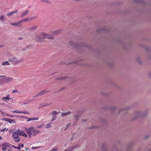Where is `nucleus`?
<instances>
[{
	"instance_id": "7",
	"label": "nucleus",
	"mask_w": 151,
	"mask_h": 151,
	"mask_svg": "<svg viewBox=\"0 0 151 151\" xmlns=\"http://www.w3.org/2000/svg\"><path fill=\"white\" fill-rule=\"evenodd\" d=\"M47 92L45 90H42L39 93L36 95L34 97H36L39 96H41L42 95H44Z\"/></svg>"
},
{
	"instance_id": "35",
	"label": "nucleus",
	"mask_w": 151,
	"mask_h": 151,
	"mask_svg": "<svg viewBox=\"0 0 151 151\" xmlns=\"http://www.w3.org/2000/svg\"><path fill=\"white\" fill-rule=\"evenodd\" d=\"M79 117V116L78 115H76V119H77L78 117Z\"/></svg>"
},
{
	"instance_id": "3",
	"label": "nucleus",
	"mask_w": 151,
	"mask_h": 151,
	"mask_svg": "<svg viewBox=\"0 0 151 151\" xmlns=\"http://www.w3.org/2000/svg\"><path fill=\"white\" fill-rule=\"evenodd\" d=\"M23 60V59H18L15 57H12L9 60V61L12 64L14 65H17L19 63H21Z\"/></svg>"
},
{
	"instance_id": "15",
	"label": "nucleus",
	"mask_w": 151,
	"mask_h": 151,
	"mask_svg": "<svg viewBox=\"0 0 151 151\" xmlns=\"http://www.w3.org/2000/svg\"><path fill=\"white\" fill-rule=\"evenodd\" d=\"M38 119V117L33 118H27V122H28L32 120H37Z\"/></svg>"
},
{
	"instance_id": "48",
	"label": "nucleus",
	"mask_w": 151,
	"mask_h": 151,
	"mask_svg": "<svg viewBox=\"0 0 151 151\" xmlns=\"http://www.w3.org/2000/svg\"><path fill=\"white\" fill-rule=\"evenodd\" d=\"M150 151H151V148L150 149Z\"/></svg>"
},
{
	"instance_id": "28",
	"label": "nucleus",
	"mask_w": 151,
	"mask_h": 151,
	"mask_svg": "<svg viewBox=\"0 0 151 151\" xmlns=\"http://www.w3.org/2000/svg\"><path fill=\"white\" fill-rule=\"evenodd\" d=\"M4 15H1L0 17V20H3L4 18Z\"/></svg>"
},
{
	"instance_id": "9",
	"label": "nucleus",
	"mask_w": 151,
	"mask_h": 151,
	"mask_svg": "<svg viewBox=\"0 0 151 151\" xmlns=\"http://www.w3.org/2000/svg\"><path fill=\"white\" fill-rule=\"evenodd\" d=\"M9 95H8L6 97H3L2 98V100L6 102H7V101H9L11 99H12V98H9Z\"/></svg>"
},
{
	"instance_id": "13",
	"label": "nucleus",
	"mask_w": 151,
	"mask_h": 151,
	"mask_svg": "<svg viewBox=\"0 0 151 151\" xmlns=\"http://www.w3.org/2000/svg\"><path fill=\"white\" fill-rule=\"evenodd\" d=\"M71 112L70 111L66 112V113H62L61 114V116L63 117L64 116H66L70 114Z\"/></svg>"
},
{
	"instance_id": "46",
	"label": "nucleus",
	"mask_w": 151,
	"mask_h": 151,
	"mask_svg": "<svg viewBox=\"0 0 151 151\" xmlns=\"http://www.w3.org/2000/svg\"><path fill=\"white\" fill-rule=\"evenodd\" d=\"M1 139V137L0 136V140Z\"/></svg>"
},
{
	"instance_id": "16",
	"label": "nucleus",
	"mask_w": 151,
	"mask_h": 151,
	"mask_svg": "<svg viewBox=\"0 0 151 151\" xmlns=\"http://www.w3.org/2000/svg\"><path fill=\"white\" fill-rule=\"evenodd\" d=\"M18 12V11L17 10H16L10 13H7L6 14V15L8 16H11L12 14L14 13H17Z\"/></svg>"
},
{
	"instance_id": "23",
	"label": "nucleus",
	"mask_w": 151,
	"mask_h": 151,
	"mask_svg": "<svg viewBox=\"0 0 151 151\" xmlns=\"http://www.w3.org/2000/svg\"><path fill=\"white\" fill-rule=\"evenodd\" d=\"M2 145L4 146L8 147L10 145L8 143L4 142L3 143Z\"/></svg>"
},
{
	"instance_id": "36",
	"label": "nucleus",
	"mask_w": 151,
	"mask_h": 151,
	"mask_svg": "<svg viewBox=\"0 0 151 151\" xmlns=\"http://www.w3.org/2000/svg\"><path fill=\"white\" fill-rule=\"evenodd\" d=\"M38 148V147H32V149H36L37 148Z\"/></svg>"
},
{
	"instance_id": "1",
	"label": "nucleus",
	"mask_w": 151,
	"mask_h": 151,
	"mask_svg": "<svg viewBox=\"0 0 151 151\" xmlns=\"http://www.w3.org/2000/svg\"><path fill=\"white\" fill-rule=\"evenodd\" d=\"M45 38L53 39L54 37L50 35L46 34L45 33H42L36 36L35 39L38 41L42 42V40Z\"/></svg>"
},
{
	"instance_id": "19",
	"label": "nucleus",
	"mask_w": 151,
	"mask_h": 151,
	"mask_svg": "<svg viewBox=\"0 0 151 151\" xmlns=\"http://www.w3.org/2000/svg\"><path fill=\"white\" fill-rule=\"evenodd\" d=\"M3 120H5V121L8 122L9 123H11L12 122V119L9 118H5L3 119Z\"/></svg>"
},
{
	"instance_id": "12",
	"label": "nucleus",
	"mask_w": 151,
	"mask_h": 151,
	"mask_svg": "<svg viewBox=\"0 0 151 151\" xmlns=\"http://www.w3.org/2000/svg\"><path fill=\"white\" fill-rule=\"evenodd\" d=\"M19 134L25 137H27V135L23 131L19 130Z\"/></svg>"
},
{
	"instance_id": "4",
	"label": "nucleus",
	"mask_w": 151,
	"mask_h": 151,
	"mask_svg": "<svg viewBox=\"0 0 151 151\" xmlns=\"http://www.w3.org/2000/svg\"><path fill=\"white\" fill-rule=\"evenodd\" d=\"M19 129L17 130L12 134V136L14 139V141L17 142H19L20 140V138L19 137Z\"/></svg>"
},
{
	"instance_id": "24",
	"label": "nucleus",
	"mask_w": 151,
	"mask_h": 151,
	"mask_svg": "<svg viewBox=\"0 0 151 151\" xmlns=\"http://www.w3.org/2000/svg\"><path fill=\"white\" fill-rule=\"evenodd\" d=\"M5 83L3 78L0 79V85Z\"/></svg>"
},
{
	"instance_id": "33",
	"label": "nucleus",
	"mask_w": 151,
	"mask_h": 151,
	"mask_svg": "<svg viewBox=\"0 0 151 151\" xmlns=\"http://www.w3.org/2000/svg\"><path fill=\"white\" fill-rule=\"evenodd\" d=\"M6 56L8 58L11 56V55H10V54H6Z\"/></svg>"
},
{
	"instance_id": "42",
	"label": "nucleus",
	"mask_w": 151,
	"mask_h": 151,
	"mask_svg": "<svg viewBox=\"0 0 151 151\" xmlns=\"http://www.w3.org/2000/svg\"><path fill=\"white\" fill-rule=\"evenodd\" d=\"M5 76H0V78L3 77H5Z\"/></svg>"
},
{
	"instance_id": "2",
	"label": "nucleus",
	"mask_w": 151,
	"mask_h": 151,
	"mask_svg": "<svg viewBox=\"0 0 151 151\" xmlns=\"http://www.w3.org/2000/svg\"><path fill=\"white\" fill-rule=\"evenodd\" d=\"M25 129L29 137H31L32 135L33 136L37 135L40 132L39 130L35 129L33 127H31L28 129L25 128Z\"/></svg>"
},
{
	"instance_id": "18",
	"label": "nucleus",
	"mask_w": 151,
	"mask_h": 151,
	"mask_svg": "<svg viewBox=\"0 0 151 151\" xmlns=\"http://www.w3.org/2000/svg\"><path fill=\"white\" fill-rule=\"evenodd\" d=\"M10 65V63L8 61H6L5 62H3L1 65L3 66L7 65Z\"/></svg>"
},
{
	"instance_id": "21",
	"label": "nucleus",
	"mask_w": 151,
	"mask_h": 151,
	"mask_svg": "<svg viewBox=\"0 0 151 151\" xmlns=\"http://www.w3.org/2000/svg\"><path fill=\"white\" fill-rule=\"evenodd\" d=\"M60 31L59 30H56V31H54L53 32L52 34L53 35H57V34H58L59 33H60Z\"/></svg>"
},
{
	"instance_id": "31",
	"label": "nucleus",
	"mask_w": 151,
	"mask_h": 151,
	"mask_svg": "<svg viewBox=\"0 0 151 151\" xmlns=\"http://www.w3.org/2000/svg\"><path fill=\"white\" fill-rule=\"evenodd\" d=\"M2 150L4 151H5L7 150V148L6 147H3L2 148Z\"/></svg>"
},
{
	"instance_id": "6",
	"label": "nucleus",
	"mask_w": 151,
	"mask_h": 151,
	"mask_svg": "<svg viewBox=\"0 0 151 151\" xmlns=\"http://www.w3.org/2000/svg\"><path fill=\"white\" fill-rule=\"evenodd\" d=\"M22 22L21 20L17 22L14 23L12 22L10 23V24L11 25L13 26H16L18 27H20L22 26V25L21 24Z\"/></svg>"
},
{
	"instance_id": "43",
	"label": "nucleus",
	"mask_w": 151,
	"mask_h": 151,
	"mask_svg": "<svg viewBox=\"0 0 151 151\" xmlns=\"http://www.w3.org/2000/svg\"><path fill=\"white\" fill-rule=\"evenodd\" d=\"M83 121L84 122H87V121L86 120H83Z\"/></svg>"
},
{
	"instance_id": "37",
	"label": "nucleus",
	"mask_w": 151,
	"mask_h": 151,
	"mask_svg": "<svg viewBox=\"0 0 151 151\" xmlns=\"http://www.w3.org/2000/svg\"><path fill=\"white\" fill-rule=\"evenodd\" d=\"M5 130H6V131H7V130H8V129H6V128H4V129H3V130H2V131H4Z\"/></svg>"
},
{
	"instance_id": "26",
	"label": "nucleus",
	"mask_w": 151,
	"mask_h": 151,
	"mask_svg": "<svg viewBox=\"0 0 151 151\" xmlns=\"http://www.w3.org/2000/svg\"><path fill=\"white\" fill-rule=\"evenodd\" d=\"M29 103V101H26L25 102H22L20 104H21V105H24L25 104H27Z\"/></svg>"
},
{
	"instance_id": "20",
	"label": "nucleus",
	"mask_w": 151,
	"mask_h": 151,
	"mask_svg": "<svg viewBox=\"0 0 151 151\" xmlns=\"http://www.w3.org/2000/svg\"><path fill=\"white\" fill-rule=\"evenodd\" d=\"M11 111L13 113H23L22 111H19L18 110H16L14 111Z\"/></svg>"
},
{
	"instance_id": "5",
	"label": "nucleus",
	"mask_w": 151,
	"mask_h": 151,
	"mask_svg": "<svg viewBox=\"0 0 151 151\" xmlns=\"http://www.w3.org/2000/svg\"><path fill=\"white\" fill-rule=\"evenodd\" d=\"M4 83L9 82L13 81L14 79L12 77H5L3 78Z\"/></svg>"
},
{
	"instance_id": "32",
	"label": "nucleus",
	"mask_w": 151,
	"mask_h": 151,
	"mask_svg": "<svg viewBox=\"0 0 151 151\" xmlns=\"http://www.w3.org/2000/svg\"><path fill=\"white\" fill-rule=\"evenodd\" d=\"M22 112L23 113H22L28 114H29V113L28 111L26 112H24L22 111Z\"/></svg>"
},
{
	"instance_id": "22",
	"label": "nucleus",
	"mask_w": 151,
	"mask_h": 151,
	"mask_svg": "<svg viewBox=\"0 0 151 151\" xmlns=\"http://www.w3.org/2000/svg\"><path fill=\"white\" fill-rule=\"evenodd\" d=\"M57 118V116H56L54 115L52 116L51 120V122H52L54 121Z\"/></svg>"
},
{
	"instance_id": "11",
	"label": "nucleus",
	"mask_w": 151,
	"mask_h": 151,
	"mask_svg": "<svg viewBox=\"0 0 151 151\" xmlns=\"http://www.w3.org/2000/svg\"><path fill=\"white\" fill-rule=\"evenodd\" d=\"M79 147V146L78 145H76L75 146H73L71 147H68V149L69 151H72L73 149H76Z\"/></svg>"
},
{
	"instance_id": "14",
	"label": "nucleus",
	"mask_w": 151,
	"mask_h": 151,
	"mask_svg": "<svg viewBox=\"0 0 151 151\" xmlns=\"http://www.w3.org/2000/svg\"><path fill=\"white\" fill-rule=\"evenodd\" d=\"M29 11L28 10H27L23 12L21 15L20 16V17H22L25 16L27 15L28 14Z\"/></svg>"
},
{
	"instance_id": "34",
	"label": "nucleus",
	"mask_w": 151,
	"mask_h": 151,
	"mask_svg": "<svg viewBox=\"0 0 151 151\" xmlns=\"http://www.w3.org/2000/svg\"><path fill=\"white\" fill-rule=\"evenodd\" d=\"M18 91L17 90H13V91H12V93H15V92H18Z\"/></svg>"
},
{
	"instance_id": "8",
	"label": "nucleus",
	"mask_w": 151,
	"mask_h": 151,
	"mask_svg": "<svg viewBox=\"0 0 151 151\" xmlns=\"http://www.w3.org/2000/svg\"><path fill=\"white\" fill-rule=\"evenodd\" d=\"M44 126L45 128L46 129L49 128L51 127L50 123H48L46 125H45V124H43L40 126H38L37 127V128H42Z\"/></svg>"
},
{
	"instance_id": "39",
	"label": "nucleus",
	"mask_w": 151,
	"mask_h": 151,
	"mask_svg": "<svg viewBox=\"0 0 151 151\" xmlns=\"http://www.w3.org/2000/svg\"><path fill=\"white\" fill-rule=\"evenodd\" d=\"M70 124H68L67 125V127H66V128H67L68 127H70Z\"/></svg>"
},
{
	"instance_id": "17",
	"label": "nucleus",
	"mask_w": 151,
	"mask_h": 151,
	"mask_svg": "<svg viewBox=\"0 0 151 151\" xmlns=\"http://www.w3.org/2000/svg\"><path fill=\"white\" fill-rule=\"evenodd\" d=\"M60 113V111L58 112L56 111H53L51 114L52 115L54 116L55 115H58Z\"/></svg>"
},
{
	"instance_id": "41",
	"label": "nucleus",
	"mask_w": 151,
	"mask_h": 151,
	"mask_svg": "<svg viewBox=\"0 0 151 151\" xmlns=\"http://www.w3.org/2000/svg\"><path fill=\"white\" fill-rule=\"evenodd\" d=\"M64 151H68V149H65V150H64Z\"/></svg>"
},
{
	"instance_id": "47",
	"label": "nucleus",
	"mask_w": 151,
	"mask_h": 151,
	"mask_svg": "<svg viewBox=\"0 0 151 151\" xmlns=\"http://www.w3.org/2000/svg\"><path fill=\"white\" fill-rule=\"evenodd\" d=\"M2 105V104L1 103H0V105Z\"/></svg>"
},
{
	"instance_id": "45",
	"label": "nucleus",
	"mask_w": 151,
	"mask_h": 151,
	"mask_svg": "<svg viewBox=\"0 0 151 151\" xmlns=\"http://www.w3.org/2000/svg\"><path fill=\"white\" fill-rule=\"evenodd\" d=\"M28 150V148H27L26 149V150Z\"/></svg>"
},
{
	"instance_id": "25",
	"label": "nucleus",
	"mask_w": 151,
	"mask_h": 151,
	"mask_svg": "<svg viewBox=\"0 0 151 151\" xmlns=\"http://www.w3.org/2000/svg\"><path fill=\"white\" fill-rule=\"evenodd\" d=\"M12 147H13L15 149H17L18 150H20L21 149L20 145H19L17 147H16L14 145H13Z\"/></svg>"
},
{
	"instance_id": "38",
	"label": "nucleus",
	"mask_w": 151,
	"mask_h": 151,
	"mask_svg": "<svg viewBox=\"0 0 151 151\" xmlns=\"http://www.w3.org/2000/svg\"><path fill=\"white\" fill-rule=\"evenodd\" d=\"M24 144H22L20 146V147H22L23 148L24 147Z\"/></svg>"
},
{
	"instance_id": "29",
	"label": "nucleus",
	"mask_w": 151,
	"mask_h": 151,
	"mask_svg": "<svg viewBox=\"0 0 151 151\" xmlns=\"http://www.w3.org/2000/svg\"><path fill=\"white\" fill-rule=\"evenodd\" d=\"M37 28L36 26H34L30 28V29L32 30V29H35Z\"/></svg>"
},
{
	"instance_id": "30",
	"label": "nucleus",
	"mask_w": 151,
	"mask_h": 151,
	"mask_svg": "<svg viewBox=\"0 0 151 151\" xmlns=\"http://www.w3.org/2000/svg\"><path fill=\"white\" fill-rule=\"evenodd\" d=\"M74 42H69V44L70 45H72V46H73L74 45L73 44H74Z\"/></svg>"
},
{
	"instance_id": "44",
	"label": "nucleus",
	"mask_w": 151,
	"mask_h": 151,
	"mask_svg": "<svg viewBox=\"0 0 151 151\" xmlns=\"http://www.w3.org/2000/svg\"><path fill=\"white\" fill-rule=\"evenodd\" d=\"M8 151H12V150H8Z\"/></svg>"
},
{
	"instance_id": "27",
	"label": "nucleus",
	"mask_w": 151,
	"mask_h": 151,
	"mask_svg": "<svg viewBox=\"0 0 151 151\" xmlns=\"http://www.w3.org/2000/svg\"><path fill=\"white\" fill-rule=\"evenodd\" d=\"M41 1L47 3H50V1L49 0H42Z\"/></svg>"
},
{
	"instance_id": "40",
	"label": "nucleus",
	"mask_w": 151,
	"mask_h": 151,
	"mask_svg": "<svg viewBox=\"0 0 151 151\" xmlns=\"http://www.w3.org/2000/svg\"><path fill=\"white\" fill-rule=\"evenodd\" d=\"M97 128V127H91V129H93V128Z\"/></svg>"
},
{
	"instance_id": "10",
	"label": "nucleus",
	"mask_w": 151,
	"mask_h": 151,
	"mask_svg": "<svg viewBox=\"0 0 151 151\" xmlns=\"http://www.w3.org/2000/svg\"><path fill=\"white\" fill-rule=\"evenodd\" d=\"M35 19V17H31L30 18V19L29 17L27 18L24 19H23L21 20V21L22 22H27L28 20L30 21L31 19Z\"/></svg>"
}]
</instances>
